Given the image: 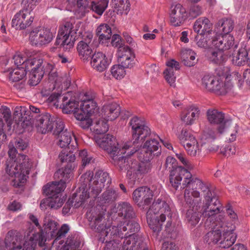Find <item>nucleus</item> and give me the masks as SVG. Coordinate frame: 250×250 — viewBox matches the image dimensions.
Instances as JSON below:
<instances>
[{
	"label": "nucleus",
	"mask_w": 250,
	"mask_h": 250,
	"mask_svg": "<svg viewBox=\"0 0 250 250\" xmlns=\"http://www.w3.org/2000/svg\"><path fill=\"white\" fill-rule=\"evenodd\" d=\"M38 0H22L21 4L22 9L31 12L36 7Z\"/></svg>",
	"instance_id": "obj_63"
},
{
	"label": "nucleus",
	"mask_w": 250,
	"mask_h": 250,
	"mask_svg": "<svg viewBox=\"0 0 250 250\" xmlns=\"http://www.w3.org/2000/svg\"><path fill=\"white\" fill-rule=\"evenodd\" d=\"M113 230L111 231L110 235L114 237H119L123 238L131 235H137L135 233L140 229V226L134 219L124 221L113 227Z\"/></svg>",
	"instance_id": "obj_15"
},
{
	"label": "nucleus",
	"mask_w": 250,
	"mask_h": 250,
	"mask_svg": "<svg viewBox=\"0 0 250 250\" xmlns=\"http://www.w3.org/2000/svg\"><path fill=\"white\" fill-rule=\"evenodd\" d=\"M118 214L125 219H134L135 213L132 207L127 202L120 203L118 206Z\"/></svg>",
	"instance_id": "obj_38"
},
{
	"label": "nucleus",
	"mask_w": 250,
	"mask_h": 250,
	"mask_svg": "<svg viewBox=\"0 0 250 250\" xmlns=\"http://www.w3.org/2000/svg\"><path fill=\"white\" fill-rule=\"evenodd\" d=\"M135 54L127 56L124 59H119L118 61L121 62V65L125 68H132L135 64Z\"/></svg>",
	"instance_id": "obj_60"
},
{
	"label": "nucleus",
	"mask_w": 250,
	"mask_h": 250,
	"mask_svg": "<svg viewBox=\"0 0 250 250\" xmlns=\"http://www.w3.org/2000/svg\"><path fill=\"white\" fill-rule=\"evenodd\" d=\"M120 113V107L116 103L104 105L102 109L103 118L106 121H113L116 119Z\"/></svg>",
	"instance_id": "obj_31"
},
{
	"label": "nucleus",
	"mask_w": 250,
	"mask_h": 250,
	"mask_svg": "<svg viewBox=\"0 0 250 250\" xmlns=\"http://www.w3.org/2000/svg\"><path fill=\"white\" fill-rule=\"evenodd\" d=\"M250 55L249 50L245 47L240 48L236 54H232V62L233 64L238 66L246 64L250 65Z\"/></svg>",
	"instance_id": "obj_34"
},
{
	"label": "nucleus",
	"mask_w": 250,
	"mask_h": 250,
	"mask_svg": "<svg viewBox=\"0 0 250 250\" xmlns=\"http://www.w3.org/2000/svg\"><path fill=\"white\" fill-rule=\"evenodd\" d=\"M213 48L226 51L237 47V44L234 42L233 36L230 34L217 35L214 33V37L212 39Z\"/></svg>",
	"instance_id": "obj_18"
},
{
	"label": "nucleus",
	"mask_w": 250,
	"mask_h": 250,
	"mask_svg": "<svg viewBox=\"0 0 250 250\" xmlns=\"http://www.w3.org/2000/svg\"><path fill=\"white\" fill-rule=\"evenodd\" d=\"M68 97L64 96L62 99V103L60 104L62 109L63 112L66 114L73 113L76 117V113L80 109L79 108V103L72 100L68 101Z\"/></svg>",
	"instance_id": "obj_36"
},
{
	"label": "nucleus",
	"mask_w": 250,
	"mask_h": 250,
	"mask_svg": "<svg viewBox=\"0 0 250 250\" xmlns=\"http://www.w3.org/2000/svg\"><path fill=\"white\" fill-rule=\"evenodd\" d=\"M55 121L54 116L46 113L38 117L35 123V126L38 132L45 134L51 131L55 125L57 126L56 123L58 122L55 123Z\"/></svg>",
	"instance_id": "obj_21"
},
{
	"label": "nucleus",
	"mask_w": 250,
	"mask_h": 250,
	"mask_svg": "<svg viewBox=\"0 0 250 250\" xmlns=\"http://www.w3.org/2000/svg\"><path fill=\"white\" fill-rule=\"evenodd\" d=\"M118 196V194L115 190L107 189L102 194L101 201L102 204L112 203L116 200Z\"/></svg>",
	"instance_id": "obj_50"
},
{
	"label": "nucleus",
	"mask_w": 250,
	"mask_h": 250,
	"mask_svg": "<svg viewBox=\"0 0 250 250\" xmlns=\"http://www.w3.org/2000/svg\"><path fill=\"white\" fill-rule=\"evenodd\" d=\"M166 216L172 217L167 199L161 196L154 200L146 212L147 222L154 233H157L162 229V223L165 221Z\"/></svg>",
	"instance_id": "obj_4"
},
{
	"label": "nucleus",
	"mask_w": 250,
	"mask_h": 250,
	"mask_svg": "<svg viewBox=\"0 0 250 250\" xmlns=\"http://www.w3.org/2000/svg\"><path fill=\"white\" fill-rule=\"evenodd\" d=\"M46 241L45 234L42 230H41L38 233L33 234L29 238L28 235L25 238V240L23 244L24 250H35L37 243L39 246L43 247L45 245Z\"/></svg>",
	"instance_id": "obj_26"
},
{
	"label": "nucleus",
	"mask_w": 250,
	"mask_h": 250,
	"mask_svg": "<svg viewBox=\"0 0 250 250\" xmlns=\"http://www.w3.org/2000/svg\"><path fill=\"white\" fill-rule=\"evenodd\" d=\"M232 86L231 82L224 81L221 77L213 75H206L201 79V87L202 89L220 95L225 94Z\"/></svg>",
	"instance_id": "obj_12"
},
{
	"label": "nucleus",
	"mask_w": 250,
	"mask_h": 250,
	"mask_svg": "<svg viewBox=\"0 0 250 250\" xmlns=\"http://www.w3.org/2000/svg\"><path fill=\"white\" fill-rule=\"evenodd\" d=\"M42 59L33 58L27 60L24 64L26 71L30 72L33 77L37 79L35 84H37L43 76V68H42Z\"/></svg>",
	"instance_id": "obj_25"
},
{
	"label": "nucleus",
	"mask_w": 250,
	"mask_h": 250,
	"mask_svg": "<svg viewBox=\"0 0 250 250\" xmlns=\"http://www.w3.org/2000/svg\"><path fill=\"white\" fill-rule=\"evenodd\" d=\"M33 20L30 12L22 9L14 16L12 26L16 29H24L32 24Z\"/></svg>",
	"instance_id": "obj_20"
},
{
	"label": "nucleus",
	"mask_w": 250,
	"mask_h": 250,
	"mask_svg": "<svg viewBox=\"0 0 250 250\" xmlns=\"http://www.w3.org/2000/svg\"><path fill=\"white\" fill-rule=\"evenodd\" d=\"M116 238L112 237L110 240L104 242L106 243L104 250H121L120 245L115 242Z\"/></svg>",
	"instance_id": "obj_64"
},
{
	"label": "nucleus",
	"mask_w": 250,
	"mask_h": 250,
	"mask_svg": "<svg viewBox=\"0 0 250 250\" xmlns=\"http://www.w3.org/2000/svg\"><path fill=\"white\" fill-rule=\"evenodd\" d=\"M107 0H100L98 1H92L90 10L99 15H102L108 5Z\"/></svg>",
	"instance_id": "obj_51"
},
{
	"label": "nucleus",
	"mask_w": 250,
	"mask_h": 250,
	"mask_svg": "<svg viewBox=\"0 0 250 250\" xmlns=\"http://www.w3.org/2000/svg\"><path fill=\"white\" fill-rule=\"evenodd\" d=\"M224 128V132L227 133L229 135L228 137V140L230 142H234L236 140L237 136L238 126L236 123H234L232 121H228L226 122Z\"/></svg>",
	"instance_id": "obj_42"
},
{
	"label": "nucleus",
	"mask_w": 250,
	"mask_h": 250,
	"mask_svg": "<svg viewBox=\"0 0 250 250\" xmlns=\"http://www.w3.org/2000/svg\"><path fill=\"white\" fill-rule=\"evenodd\" d=\"M20 241L18 233L13 230L9 231L5 238V244L6 247H15L17 243Z\"/></svg>",
	"instance_id": "obj_49"
},
{
	"label": "nucleus",
	"mask_w": 250,
	"mask_h": 250,
	"mask_svg": "<svg viewBox=\"0 0 250 250\" xmlns=\"http://www.w3.org/2000/svg\"><path fill=\"white\" fill-rule=\"evenodd\" d=\"M129 125L131 127L133 142H127L119 146L115 137L110 134H106L96 140L100 147L110 155L112 163L118 167L121 171L126 172L127 178L148 169V165L145 164L139 169L140 166L138 164L127 156L135 153L150 133L149 128L146 125L143 118L134 116L131 119Z\"/></svg>",
	"instance_id": "obj_1"
},
{
	"label": "nucleus",
	"mask_w": 250,
	"mask_h": 250,
	"mask_svg": "<svg viewBox=\"0 0 250 250\" xmlns=\"http://www.w3.org/2000/svg\"><path fill=\"white\" fill-rule=\"evenodd\" d=\"M208 121L213 125H217V131L220 134L224 132L225 124L230 119L225 118L224 114L216 109H208L207 112Z\"/></svg>",
	"instance_id": "obj_24"
},
{
	"label": "nucleus",
	"mask_w": 250,
	"mask_h": 250,
	"mask_svg": "<svg viewBox=\"0 0 250 250\" xmlns=\"http://www.w3.org/2000/svg\"><path fill=\"white\" fill-rule=\"evenodd\" d=\"M219 209L215 210L213 212H209L208 221H211L213 220H217L219 218L221 219V222L223 223V227L227 229L229 232L235 233L234 230L236 229V224L238 222V217L236 212L230 207H227L226 209V213L229 217V221L227 220L225 216L221 212L223 210V207L220 204Z\"/></svg>",
	"instance_id": "obj_13"
},
{
	"label": "nucleus",
	"mask_w": 250,
	"mask_h": 250,
	"mask_svg": "<svg viewBox=\"0 0 250 250\" xmlns=\"http://www.w3.org/2000/svg\"><path fill=\"white\" fill-rule=\"evenodd\" d=\"M79 156L81 159L83 167L94 162V159L93 157L88 154L87 151L85 149L80 151Z\"/></svg>",
	"instance_id": "obj_59"
},
{
	"label": "nucleus",
	"mask_w": 250,
	"mask_h": 250,
	"mask_svg": "<svg viewBox=\"0 0 250 250\" xmlns=\"http://www.w3.org/2000/svg\"><path fill=\"white\" fill-rule=\"evenodd\" d=\"M133 199L140 207L149 205L152 201V190L147 187H141L136 189L132 194Z\"/></svg>",
	"instance_id": "obj_23"
},
{
	"label": "nucleus",
	"mask_w": 250,
	"mask_h": 250,
	"mask_svg": "<svg viewBox=\"0 0 250 250\" xmlns=\"http://www.w3.org/2000/svg\"><path fill=\"white\" fill-rule=\"evenodd\" d=\"M8 71L9 73V79L13 82H18L22 79L26 75V70L25 67H21L14 68L12 70V68L9 69Z\"/></svg>",
	"instance_id": "obj_47"
},
{
	"label": "nucleus",
	"mask_w": 250,
	"mask_h": 250,
	"mask_svg": "<svg viewBox=\"0 0 250 250\" xmlns=\"http://www.w3.org/2000/svg\"><path fill=\"white\" fill-rule=\"evenodd\" d=\"M188 18V12L185 7L180 3L173 4L171 6L170 22L174 26L183 24Z\"/></svg>",
	"instance_id": "obj_19"
},
{
	"label": "nucleus",
	"mask_w": 250,
	"mask_h": 250,
	"mask_svg": "<svg viewBox=\"0 0 250 250\" xmlns=\"http://www.w3.org/2000/svg\"><path fill=\"white\" fill-rule=\"evenodd\" d=\"M202 14V7L198 5L191 6L188 13V17L194 19Z\"/></svg>",
	"instance_id": "obj_62"
},
{
	"label": "nucleus",
	"mask_w": 250,
	"mask_h": 250,
	"mask_svg": "<svg viewBox=\"0 0 250 250\" xmlns=\"http://www.w3.org/2000/svg\"><path fill=\"white\" fill-rule=\"evenodd\" d=\"M219 30L221 31L224 34H229L234 28V22L231 19H223L218 22Z\"/></svg>",
	"instance_id": "obj_48"
},
{
	"label": "nucleus",
	"mask_w": 250,
	"mask_h": 250,
	"mask_svg": "<svg viewBox=\"0 0 250 250\" xmlns=\"http://www.w3.org/2000/svg\"><path fill=\"white\" fill-rule=\"evenodd\" d=\"M85 186L79 187V191L73 194L71 199H69L63 206L62 213L66 214L70 211L72 204L74 203V207L78 208L83 205L87 199L89 198V194H87V190L84 188Z\"/></svg>",
	"instance_id": "obj_17"
},
{
	"label": "nucleus",
	"mask_w": 250,
	"mask_h": 250,
	"mask_svg": "<svg viewBox=\"0 0 250 250\" xmlns=\"http://www.w3.org/2000/svg\"><path fill=\"white\" fill-rule=\"evenodd\" d=\"M111 73L112 76L116 79H121L125 75V68L121 64L114 65L111 68Z\"/></svg>",
	"instance_id": "obj_55"
},
{
	"label": "nucleus",
	"mask_w": 250,
	"mask_h": 250,
	"mask_svg": "<svg viewBox=\"0 0 250 250\" xmlns=\"http://www.w3.org/2000/svg\"><path fill=\"white\" fill-rule=\"evenodd\" d=\"M123 250H139L143 242L142 238L138 235H131L125 237Z\"/></svg>",
	"instance_id": "obj_35"
},
{
	"label": "nucleus",
	"mask_w": 250,
	"mask_h": 250,
	"mask_svg": "<svg viewBox=\"0 0 250 250\" xmlns=\"http://www.w3.org/2000/svg\"><path fill=\"white\" fill-rule=\"evenodd\" d=\"M164 167L166 169L169 170L170 172L169 175V181L170 182V176L172 173L175 170V169L178 167H182L184 168L183 167H176V160L175 158L171 156H168L166 160Z\"/></svg>",
	"instance_id": "obj_56"
},
{
	"label": "nucleus",
	"mask_w": 250,
	"mask_h": 250,
	"mask_svg": "<svg viewBox=\"0 0 250 250\" xmlns=\"http://www.w3.org/2000/svg\"><path fill=\"white\" fill-rule=\"evenodd\" d=\"M174 70L166 69L164 71L165 78L171 86H175L176 76Z\"/></svg>",
	"instance_id": "obj_61"
},
{
	"label": "nucleus",
	"mask_w": 250,
	"mask_h": 250,
	"mask_svg": "<svg viewBox=\"0 0 250 250\" xmlns=\"http://www.w3.org/2000/svg\"><path fill=\"white\" fill-rule=\"evenodd\" d=\"M107 121L104 119H100L95 122L93 127V131L97 134H103L108 130Z\"/></svg>",
	"instance_id": "obj_52"
},
{
	"label": "nucleus",
	"mask_w": 250,
	"mask_h": 250,
	"mask_svg": "<svg viewBox=\"0 0 250 250\" xmlns=\"http://www.w3.org/2000/svg\"><path fill=\"white\" fill-rule=\"evenodd\" d=\"M56 124L53 133L58 136V146L61 148L67 147L68 149H76L77 142L72 132L67 129H63L64 125L62 122L58 121Z\"/></svg>",
	"instance_id": "obj_14"
},
{
	"label": "nucleus",
	"mask_w": 250,
	"mask_h": 250,
	"mask_svg": "<svg viewBox=\"0 0 250 250\" xmlns=\"http://www.w3.org/2000/svg\"><path fill=\"white\" fill-rule=\"evenodd\" d=\"M91 2L90 0H77L75 14L79 17L84 16L90 10Z\"/></svg>",
	"instance_id": "obj_45"
},
{
	"label": "nucleus",
	"mask_w": 250,
	"mask_h": 250,
	"mask_svg": "<svg viewBox=\"0 0 250 250\" xmlns=\"http://www.w3.org/2000/svg\"><path fill=\"white\" fill-rule=\"evenodd\" d=\"M3 118L7 126L10 127L12 124L10 109L7 106L2 105L0 106V138L2 137V141L6 139V135L3 132L4 123Z\"/></svg>",
	"instance_id": "obj_32"
},
{
	"label": "nucleus",
	"mask_w": 250,
	"mask_h": 250,
	"mask_svg": "<svg viewBox=\"0 0 250 250\" xmlns=\"http://www.w3.org/2000/svg\"><path fill=\"white\" fill-rule=\"evenodd\" d=\"M95 98V93L86 92L80 102V108L76 113V119L82 122V126L84 128H88L91 125L89 117L98 110Z\"/></svg>",
	"instance_id": "obj_11"
},
{
	"label": "nucleus",
	"mask_w": 250,
	"mask_h": 250,
	"mask_svg": "<svg viewBox=\"0 0 250 250\" xmlns=\"http://www.w3.org/2000/svg\"><path fill=\"white\" fill-rule=\"evenodd\" d=\"M159 137L157 136L156 138H150L147 140L144 144L143 147L140 150V152L139 154L138 157L141 163L138 162L137 160L132 159L133 161L136 162L140 168H142L143 164L145 165H148L149 168L147 171L144 172H139L136 173V175H132L130 177H128V178L132 182V184H134L136 179H139V176L142 174H146L150 171L151 169V165L150 163L154 156H158L161 154L160 145L159 143Z\"/></svg>",
	"instance_id": "obj_8"
},
{
	"label": "nucleus",
	"mask_w": 250,
	"mask_h": 250,
	"mask_svg": "<svg viewBox=\"0 0 250 250\" xmlns=\"http://www.w3.org/2000/svg\"><path fill=\"white\" fill-rule=\"evenodd\" d=\"M31 167V161L23 154H18L15 160H7L6 171L10 176L14 177L12 182L14 187H21L26 182Z\"/></svg>",
	"instance_id": "obj_6"
},
{
	"label": "nucleus",
	"mask_w": 250,
	"mask_h": 250,
	"mask_svg": "<svg viewBox=\"0 0 250 250\" xmlns=\"http://www.w3.org/2000/svg\"><path fill=\"white\" fill-rule=\"evenodd\" d=\"M44 226L45 233L49 234L52 238L55 239L58 229L57 222L53 220H49Z\"/></svg>",
	"instance_id": "obj_54"
},
{
	"label": "nucleus",
	"mask_w": 250,
	"mask_h": 250,
	"mask_svg": "<svg viewBox=\"0 0 250 250\" xmlns=\"http://www.w3.org/2000/svg\"><path fill=\"white\" fill-rule=\"evenodd\" d=\"M69 229L70 228L68 225L66 224H63L61 228L59 230L58 229L57 233L55 234L53 244H62L63 242L61 239L65 236L66 234L68 232Z\"/></svg>",
	"instance_id": "obj_53"
},
{
	"label": "nucleus",
	"mask_w": 250,
	"mask_h": 250,
	"mask_svg": "<svg viewBox=\"0 0 250 250\" xmlns=\"http://www.w3.org/2000/svg\"><path fill=\"white\" fill-rule=\"evenodd\" d=\"M90 58L91 67L100 72L105 70L109 64L106 55L101 52H95Z\"/></svg>",
	"instance_id": "obj_28"
},
{
	"label": "nucleus",
	"mask_w": 250,
	"mask_h": 250,
	"mask_svg": "<svg viewBox=\"0 0 250 250\" xmlns=\"http://www.w3.org/2000/svg\"><path fill=\"white\" fill-rule=\"evenodd\" d=\"M92 171H88L82 175L80 181L81 183L80 187L84 185L85 190H87V194H89L93 201L99 195L104 188V183L107 182L106 185L111 183V179L109 177L108 173L103 170L97 171L93 178Z\"/></svg>",
	"instance_id": "obj_7"
},
{
	"label": "nucleus",
	"mask_w": 250,
	"mask_h": 250,
	"mask_svg": "<svg viewBox=\"0 0 250 250\" xmlns=\"http://www.w3.org/2000/svg\"><path fill=\"white\" fill-rule=\"evenodd\" d=\"M69 150L68 152L67 150H63L61 153L59 154V157L62 163H67V166L64 167V169H59L57 171L60 170L65 171V169L71 168L70 171L69 173V177H70V173L74 167L72 166L71 162H73L75 159V156L73 154V151L75 149H69Z\"/></svg>",
	"instance_id": "obj_37"
},
{
	"label": "nucleus",
	"mask_w": 250,
	"mask_h": 250,
	"mask_svg": "<svg viewBox=\"0 0 250 250\" xmlns=\"http://www.w3.org/2000/svg\"><path fill=\"white\" fill-rule=\"evenodd\" d=\"M86 217L89 222L91 229L100 233L99 241L102 243L110 240L113 235H110L113 230V226L107 224L103 213L97 208L92 207L86 213Z\"/></svg>",
	"instance_id": "obj_9"
},
{
	"label": "nucleus",
	"mask_w": 250,
	"mask_h": 250,
	"mask_svg": "<svg viewBox=\"0 0 250 250\" xmlns=\"http://www.w3.org/2000/svg\"><path fill=\"white\" fill-rule=\"evenodd\" d=\"M70 169H66L65 171L60 170L55 172L54 176L61 179L59 181L48 183L42 188L43 193L49 196L47 199V206L52 208L57 209L61 207L64 201L61 198V192L66 187L65 183L69 178Z\"/></svg>",
	"instance_id": "obj_5"
},
{
	"label": "nucleus",
	"mask_w": 250,
	"mask_h": 250,
	"mask_svg": "<svg viewBox=\"0 0 250 250\" xmlns=\"http://www.w3.org/2000/svg\"><path fill=\"white\" fill-rule=\"evenodd\" d=\"M210 62L213 64L223 66L229 58V54L227 52L217 49L210 51L208 55Z\"/></svg>",
	"instance_id": "obj_33"
},
{
	"label": "nucleus",
	"mask_w": 250,
	"mask_h": 250,
	"mask_svg": "<svg viewBox=\"0 0 250 250\" xmlns=\"http://www.w3.org/2000/svg\"><path fill=\"white\" fill-rule=\"evenodd\" d=\"M199 114L200 110L198 107L195 105H192L182 112L181 119L186 125H191L198 119Z\"/></svg>",
	"instance_id": "obj_29"
},
{
	"label": "nucleus",
	"mask_w": 250,
	"mask_h": 250,
	"mask_svg": "<svg viewBox=\"0 0 250 250\" xmlns=\"http://www.w3.org/2000/svg\"><path fill=\"white\" fill-rule=\"evenodd\" d=\"M97 35L99 37L100 42H104V40L110 39L111 37V28L107 24H102L99 25L96 31Z\"/></svg>",
	"instance_id": "obj_44"
},
{
	"label": "nucleus",
	"mask_w": 250,
	"mask_h": 250,
	"mask_svg": "<svg viewBox=\"0 0 250 250\" xmlns=\"http://www.w3.org/2000/svg\"><path fill=\"white\" fill-rule=\"evenodd\" d=\"M70 81L69 76L65 73L52 72L48 77L49 84L48 90H53L56 87H59L62 83L64 86L70 84Z\"/></svg>",
	"instance_id": "obj_27"
},
{
	"label": "nucleus",
	"mask_w": 250,
	"mask_h": 250,
	"mask_svg": "<svg viewBox=\"0 0 250 250\" xmlns=\"http://www.w3.org/2000/svg\"><path fill=\"white\" fill-rule=\"evenodd\" d=\"M188 208L185 214V218L187 222L191 226H194L197 225L200 220L201 217V212L199 210L200 208Z\"/></svg>",
	"instance_id": "obj_40"
},
{
	"label": "nucleus",
	"mask_w": 250,
	"mask_h": 250,
	"mask_svg": "<svg viewBox=\"0 0 250 250\" xmlns=\"http://www.w3.org/2000/svg\"><path fill=\"white\" fill-rule=\"evenodd\" d=\"M134 54V53L132 49L126 45H122L118 49L117 56L118 60H119V59H124L126 58L127 56Z\"/></svg>",
	"instance_id": "obj_58"
},
{
	"label": "nucleus",
	"mask_w": 250,
	"mask_h": 250,
	"mask_svg": "<svg viewBox=\"0 0 250 250\" xmlns=\"http://www.w3.org/2000/svg\"><path fill=\"white\" fill-rule=\"evenodd\" d=\"M81 243L76 240L68 238L65 244L62 247V250H81L79 249Z\"/></svg>",
	"instance_id": "obj_57"
},
{
	"label": "nucleus",
	"mask_w": 250,
	"mask_h": 250,
	"mask_svg": "<svg viewBox=\"0 0 250 250\" xmlns=\"http://www.w3.org/2000/svg\"><path fill=\"white\" fill-rule=\"evenodd\" d=\"M81 23L75 22L73 20L65 22L60 27L58 34L55 42V45L62 47L63 50L72 48L78 35L82 34L79 30Z\"/></svg>",
	"instance_id": "obj_10"
},
{
	"label": "nucleus",
	"mask_w": 250,
	"mask_h": 250,
	"mask_svg": "<svg viewBox=\"0 0 250 250\" xmlns=\"http://www.w3.org/2000/svg\"><path fill=\"white\" fill-rule=\"evenodd\" d=\"M183 181L181 188H185L184 199L186 204L190 208H200L202 198L197 189H200L205 200L203 215L208 216L209 212L212 213L220 207V201L216 195L213 187L209 183H203L200 179L193 177L187 169L178 167L170 176V184L177 190Z\"/></svg>",
	"instance_id": "obj_2"
},
{
	"label": "nucleus",
	"mask_w": 250,
	"mask_h": 250,
	"mask_svg": "<svg viewBox=\"0 0 250 250\" xmlns=\"http://www.w3.org/2000/svg\"><path fill=\"white\" fill-rule=\"evenodd\" d=\"M214 37V34L211 33L198 34L195 38L197 41L196 44L200 48H213L212 43V39Z\"/></svg>",
	"instance_id": "obj_41"
},
{
	"label": "nucleus",
	"mask_w": 250,
	"mask_h": 250,
	"mask_svg": "<svg viewBox=\"0 0 250 250\" xmlns=\"http://www.w3.org/2000/svg\"><path fill=\"white\" fill-rule=\"evenodd\" d=\"M114 11L118 14H127L129 10V3L128 0H112Z\"/></svg>",
	"instance_id": "obj_43"
},
{
	"label": "nucleus",
	"mask_w": 250,
	"mask_h": 250,
	"mask_svg": "<svg viewBox=\"0 0 250 250\" xmlns=\"http://www.w3.org/2000/svg\"><path fill=\"white\" fill-rule=\"evenodd\" d=\"M54 37V34L49 29H36L30 32L29 41L32 45L40 46L50 43Z\"/></svg>",
	"instance_id": "obj_16"
},
{
	"label": "nucleus",
	"mask_w": 250,
	"mask_h": 250,
	"mask_svg": "<svg viewBox=\"0 0 250 250\" xmlns=\"http://www.w3.org/2000/svg\"><path fill=\"white\" fill-rule=\"evenodd\" d=\"M205 221V226L211 228L212 230L208 232L205 237V241L209 245L219 244L220 247L228 248L235 242L237 235L229 232L223 226L221 219L208 221V216Z\"/></svg>",
	"instance_id": "obj_3"
},
{
	"label": "nucleus",
	"mask_w": 250,
	"mask_h": 250,
	"mask_svg": "<svg viewBox=\"0 0 250 250\" xmlns=\"http://www.w3.org/2000/svg\"><path fill=\"white\" fill-rule=\"evenodd\" d=\"M182 58L185 65L192 66L195 63L196 53L190 49H185L181 53Z\"/></svg>",
	"instance_id": "obj_46"
},
{
	"label": "nucleus",
	"mask_w": 250,
	"mask_h": 250,
	"mask_svg": "<svg viewBox=\"0 0 250 250\" xmlns=\"http://www.w3.org/2000/svg\"><path fill=\"white\" fill-rule=\"evenodd\" d=\"M83 40L79 42L77 46V49L81 59L86 61L91 56L92 50L91 41L93 35L90 33L83 35Z\"/></svg>",
	"instance_id": "obj_22"
},
{
	"label": "nucleus",
	"mask_w": 250,
	"mask_h": 250,
	"mask_svg": "<svg viewBox=\"0 0 250 250\" xmlns=\"http://www.w3.org/2000/svg\"><path fill=\"white\" fill-rule=\"evenodd\" d=\"M212 24L206 17L198 18L194 23L193 29L198 34L211 33L214 34L212 30Z\"/></svg>",
	"instance_id": "obj_30"
},
{
	"label": "nucleus",
	"mask_w": 250,
	"mask_h": 250,
	"mask_svg": "<svg viewBox=\"0 0 250 250\" xmlns=\"http://www.w3.org/2000/svg\"><path fill=\"white\" fill-rule=\"evenodd\" d=\"M15 113L19 115V121L26 125H29L32 123L33 115H31L30 111L25 106L17 107Z\"/></svg>",
	"instance_id": "obj_39"
}]
</instances>
